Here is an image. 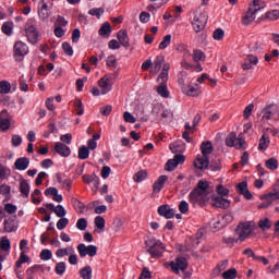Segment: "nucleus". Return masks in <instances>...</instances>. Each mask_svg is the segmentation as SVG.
<instances>
[{
  "label": "nucleus",
  "instance_id": "nucleus-31",
  "mask_svg": "<svg viewBox=\"0 0 279 279\" xmlns=\"http://www.w3.org/2000/svg\"><path fill=\"white\" fill-rule=\"evenodd\" d=\"M46 206L47 208L52 209L57 217H66V209H64V206L58 205L57 207H54L53 204H47Z\"/></svg>",
  "mask_w": 279,
  "mask_h": 279
},
{
  "label": "nucleus",
  "instance_id": "nucleus-32",
  "mask_svg": "<svg viewBox=\"0 0 279 279\" xmlns=\"http://www.w3.org/2000/svg\"><path fill=\"white\" fill-rule=\"evenodd\" d=\"M202 156L208 158L213 154V143L211 142H203L201 145Z\"/></svg>",
  "mask_w": 279,
  "mask_h": 279
},
{
  "label": "nucleus",
  "instance_id": "nucleus-54",
  "mask_svg": "<svg viewBox=\"0 0 279 279\" xmlns=\"http://www.w3.org/2000/svg\"><path fill=\"white\" fill-rule=\"evenodd\" d=\"M12 25H14L13 22H4L2 25L3 34H5L7 36H12V29H13Z\"/></svg>",
  "mask_w": 279,
  "mask_h": 279
},
{
  "label": "nucleus",
  "instance_id": "nucleus-49",
  "mask_svg": "<svg viewBox=\"0 0 279 279\" xmlns=\"http://www.w3.org/2000/svg\"><path fill=\"white\" fill-rule=\"evenodd\" d=\"M216 192L220 197H228V195H230V190L223 186V184H218L216 186Z\"/></svg>",
  "mask_w": 279,
  "mask_h": 279
},
{
  "label": "nucleus",
  "instance_id": "nucleus-53",
  "mask_svg": "<svg viewBox=\"0 0 279 279\" xmlns=\"http://www.w3.org/2000/svg\"><path fill=\"white\" fill-rule=\"evenodd\" d=\"M258 226L260 230L265 232V230H269V228H271V221L268 218H263L258 221Z\"/></svg>",
  "mask_w": 279,
  "mask_h": 279
},
{
  "label": "nucleus",
  "instance_id": "nucleus-33",
  "mask_svg": "<svg viewBox=\"0 0 279 279\" xmlns=\"http://www.w3.org/2000/svg\"><path fill=\"white\" fill-rule=\"evenodd\" d=\"M78 275L82 279H93V267L87 265L81 268Z\"/></svg>",
  "mask_w": 279,
  "mask_h": 279
},
{
  "label": "nucleus",
  "instance_id": "nucleus-21",
  "mask_svg": "<svg viewBox=\"0 0 279 279\" xmlns=\"http://www.w3.org/2000/svg\"><path fill=\"white\" fill-rule=\"evenodd\" d=\"M258 64V57L254 54L246 56V61L242 63L243 71H250Z\"/></svg>",
  "mask_w": 279,
  "mask_h": 279
},
{
  "label": "nucleus",
  "instance_id": "nucleus-9",
  "mask_svg": "<svg viewBox=\"0 0 279 279\" xmlns=\"http://www.w3.org/2000/svg\"><path fill=\"white\" fill-rule=\"evenodd\" d=\"M206 23H208V16H206V13H195L192 21V27L196 34H199V32L206 27Z\"/></svg>",
  "mask_w": 279,
  "mask_h": 279
},
{
  "label": "nucleus",
  "instance_id": "nucleus-41",
  "mask_svg": "<svg viewBox=\"0 0 279 279\" xmlns=\"http://www.w3.org/2000/svg\"><path fill=\"white\" fill-rule=\"evenodd\" d=\"M192 58L194 62H204L206 60V53L199 49L193 50Z\"/></svg>",
  "mask_w": 279,
  "mask_h": 279
},
{
  "label": "nucleus",
  "instance_id": "nucleus-43",
  "mask_svg": "<svg viewBox=\"0 0 279 279\" xmlns=\"http://www.w3.org/2000/svg\"><path fill=\"white\" fill-rule=\"evenodd\" d=\"M83 182H85V184H90L92 182H94L95 186H99V177L95 174L94 175L84 174Z\"/></svg>",
  "mask_w": 279,
  "mask_h": 279
},
{
  "label": "nucleus",
  "instance_id": "nucleus-35",
  "mask_svg": "<svg viewBox=\"0 0 279 279\" xmlns=\"http://www.w3.org/2000/svg\"><path fill=\"white\" fill-rule=\"evenodd\" d=\"M75 248L73 246H68L65 248H58L56 251V256L57 258H64V256H70L71 254H73V251Z\"/></svg>",
  "mask_w": 279,
  "mask_h": 279
},
{
  "label": "nucleus",
  "instance_id": "nucleus-11",
  "mask_svg": "<svg viewBox=\"0 0 279 279\" xmlns=\"http://www.w3.org/2000/svg\"><path fill=\"white\" fill-rule=\"evenodd\" d=\"M259 199L263 202L258 205V209L262 210L263 208H269L277 199H279V192H272L268 194H264L259 196Z\"/></svg>",
  "mask_w": 279,
  "mask_h": 279
},
{
  "label": "nucleus",
  "instance_id": "nucleus-3",
  "mask_svg": "<svg viewBox=\"0 0 279 279\" xmlns=\"http://www.w3.org/2000/svg\"><path fill=\"white\" fill-rule=\"evenodd\" d=\"M146 246L148 248V253L153 258H160L162 256V252H165V244L161 243L160 240L155 238H150L146 241Z\"/></svg>",
  "mask_w": 279,
  "mask_h": 279
},
{
  "label": "nucleus",
  "instance_id": "nucleus-4",
  "mask_svg": "<svg viewBox=\"0 0 279 279\" xmlns=\"http://www.w3.org/2000/svg\"><path fill=\"white\" fill-rule=\"evenodd\" d=\"M178 84L181 88V93L186 95V97H199L202 95V86L198 84L195 85H185L184 78H179Z\"/></svg>",
  "mask_w": 279,
  "mask_h": 279
},
{
  "label": "nucleus",
  "instance_id": "nucleus-13",
  "mask_svg": "<svg viewBox=\"0 0 279 279\" xmlns=\"http://www.w3.org/2000/svg\"><path fill=\"white\" fill-rule=\"evenodd\" d=\"M276 114L279 117V107L277 105H269L260 111L259 117H262V121L267 122L272 117H276Z\"/></svg>",
  "mask_w": 279,
  "mask_h": 279
},
{
  "label": "nucleus",
  "instance_id": "nucleus-34",
  "mask_svg": "<svg viewBox=\"0 0 279 279\" xmlns=\"http://www.w3.org/2000/svg\"><path fill=\"white\" fill-rule=\"evenodd\" d=\"M29 183L25 179H20V193L24 195V197H29Z\"/></svg>",
  "mask_w": 279,
  "mask_h": 279
},
{
  "label": "nucleus",
  "instance_id": "nucleus-37",
  "mask_svg": "<svg viewBox=\"0 0 279 279\" xmlns=\"http://www.w3.org/2000/svg\"><path fill=\"white\" fill-rule=\"evenodd\" d=\"M161 113L162 119H167L169 117V111L165 110L161 105H155L153 108V114L158 117Z\"/></svg>",
  "mask_w": 279,
  "mask_h": 279
},
{
  "label": "nucleus",
  "instance_id": "nucleus-64",
  "mask_svg": "<svg viewBox=\"0 0 279 279\" xmlns=\"http://www.w3.org/2000/svg\"><path fill=\"white\" fill-rule=\"evenodd\" d=\"M69 226V220L68 218L62 217L58 222H57V228L58 230H64Z\"/></svg>",
  "mask_w": 279,
  "mask_h": 279
},
{
  "label": "nucleus",
  "instance_id": "nucleus-59",
  "mask_svg": "<svg viewBox=\"0 0 279 279\" xmlns=\"http://www.w3.org/2000/svg\"><path fill=\"white\" fill-rule=\"evenodd\" d=\"M69 25V22L61 15H58L56 22H54V27H66Z\"/></svg>",
  "mask_w": 279,
  "mask_h": 279
},
{
  "label": "nucleus",
  "instance_id": "nucleus-38",
  "mask_svg": "<svg viewBox=\"0 0 279 279\" xmlns=\"http://www.w3.org/2000/svg\"><path fill=\"white\" fill-rule=\"evenodd\" d=\"M234 217H232L231 214H227L225 216L221 217V225L220 226H216V230H221V228H226V226H228V223H232Z\"/></svg>",
  "mask_w": 279,
  "mask_h": 279
},
{
  "label": "nucleus",
  "instance_id": "nucleus-29",
  "mask_svg": "<svg viewBox=\"0 0 279 279\" xmlns=\"http://www.w3.org/2000/svg\"><path fill=\"white\" fill-rule=\"evenodd\" d=\"M167 175H160L153 185L154 193H160L162 191V186H165V182H167Z\"/></svg>",
  "mask_w": 279,
  "mask_h": 279
},
{
  "label": "nucleus",
  "instance_id": "nucleus-40",
  "mask_svg": "<svg viewBox=\"0 0 279 279\" xmlns=\"http://www.w3.org/2000/svg\"><path fill=\"white\" fill-rule=\"evenodd\" d=\"M99 36H110L112 34V27L108 22H105L98 31Z\"/></svg>",
  "mask_w": 279,
  "mask_h": 279
},
{
  "label": "nucleus",
  "instance_id": "nucleus-17",
  "mask_svg": "<svg viewBox=\"0 0 279 279\" xmlns=\"http://www.w3.org/2000/svg\"><path fill=\"white\" fill-rule=\"evenodd\" d=\"M186 158L183 155H174L173 159H170L166 163V171H173L178 168V165H182Z\"/></svg>",
  "mask_w": 279,
  "mask_h": 279
},
{
  "label": "nucleus",
  "instance_id": "nucleus-60",
  "mask_svg": "<svg viewBox=\"0 0 279 279\" xmlns=\"http://www.w3.org/2000/svg\"><path fill=\"white\" fill-rule=\"evenodd\" d=\"M107 66L110 69H117V57L114 54H111L106 60Z\"/></svg>",
  "mask_w": 279,
  "mask_h": 279
},
{
  "label": "nucleus",
  "instance_id": "nucleus-42",
  "mask_svg": "<svg viewBox=\"0 0 279 279\" xmlns=\"http://www.w3.org/2000/svg\"><path fill=\"white\" fill-rule=\"evenodd\" d=\"M3 226L4 232H16V230L19 229L14 220H4Z\"/></svg>",
  "mask_w": 279,
  "mask_h": 279
},
{
  "label": "nucleus",
  "instance_id": "nucleus-55",
  "mask_svg": "<svg viewBox=\"0 0 279 279\" xmlns=\"http://www.w3.org/2000/svg\"><path fill=\"white\" fill-rule=\"evenodd\" d=\"M39 256H40L41 260H51V258H53V253H51V250H49V248H44L40 252Z\"/></svg>",
  "mask_w": 279,
  "mask_h": 279
},
{
  "label": "nucleus",
  "instance_id": "nucleus-6",
  "mask_svg": "<svg viewBox=\"0 0 279 279\" xmlns=\"http://www.w3.org/2000/svg\"><path fill=\"white\" fill-rule=\"evenodd\" d=\"M29 53V47L23 41H17L13 46V58L16 62H23L25 57Z\"/></svg>",
  "mask_w": 279,
  "mask_h": 279
},
{
  "label": "nucleus",
  "instance_id": "nucleus-24",
  "mask_svg": "<svg viewBox=\"0 0 279 279\" xmlns=\"http://www.w3.org/2000/svg\"><path fill=\"white\" fill-rule=\"evenodd\" d=\"M171 69V64L166 63L162 65V71L159 74L157 82L159 84H167L169 82V70Z\"/></svg>",
  "mask_w": 279,
  "mask_h": 279
},
{
  "label": "nucleus",
  "instance_id": "nucleus-23",
  "mask_svg": "<svg viewBox=\"0 0 279 279\" xmlns=\"http://www.w3.org/2000/svg\"><path fill=\"white\" fill-rule=\"evenodd\" d=\"M162 64H165V57L157 56L150 68V73L153 75H158V73H160V69H162Z\"/></svg>",
  "mask_w": 279,
  "mask_h": 279
},
{
  "label": "nucleus",
  "instance_id": "nucleus-12",
  "mask_svg": "<svg viewBox=\"0 0 279 279\" xmlns=\"http://www.w3.org/2000/svg\"><path fill=\"white\" fill-rule=\"evenodd\" d=\"M114 82H112V75L106 74L98 81V86L100 88L101 95H108L112 90Z\"/></svg>",
  "mask_w": 279,
  "mask_h": 279
},
{
  "label": "nucleus",
  "instance_id": "nucleus-19",
  "mask_svg": "<svg viewBox=\"0 0 279 279\" xmlns=\"http://www.w3.org/2000/svg\"><path fill=\"white\" fill-rule=\"evenodd\" d=\"M158 215L165 217V219H173L175 217V209L171 208L169 205H161L158 207Z\"/></svg>",
  "mask_w": 279,
  "mask_h": 279
},
{
  "label": "nucleus",
  "instance_id": "nucleus-15",
  "mask_svg": "<svg viewBox=\"0 0 279 279\" xmlns=\"http://www.w3.org/2000/svg\"><path fill=\"white\" fill-rule=\"evenodd\" d=\"M12 117L8 112V110H2L0 112V130L1 132H8L10 130Z\"/></svg>",
  "mask_w": 279,
  "mask_h": 279
},
{
  "label": "nucleus",
  "instance_id": "nucleus-51",
  "mask_svg": "<svg viewBox=\"0 0 279 279\" xmlns=\"http://www.w3.org/2000/svg\"><path fill=\"white\" fill-rule=\"evenodd\" d=\"M263 49H265V46L262 43L256 41L250 45V51L253 53H260Z\"/></svg>",
  "mask_w": 279,
  "mask_h": 279
},
{
  "label": "nucleus",
  "instance_id": "nucleus-56",
  "mask_svg": "<svg viewBox=\"0 0 279 279\" xmlns=\"http://www.w3.org/2000/svg\"><path fill=\"white\" fill-rule=\"evenodd\" d=\"M169 45H171V34L163 36L161 43L159 44V49L161 50L167 49Z\"/></svg>",
  "mask_w": 279,
  "mask_h": 279
},
{
  "label": "nucleus",
  "instance_id": "nucleus-2",
  "mask_svg": "<svg viewBox=\"0 0 279 279\" xmlns=\"http://www.w3.org/2000/svg\"><path fill=\"white\" fill-rule=\"evenodd\" d=\"M260 10H265V2L263 0H253L250 2L248 10L242 15V25H251V23H254Z\"/></svg>",
  "mask_w": 279,
  "mask_h": 279
},
{
  "label": "nucleus",
  "instance_id": "nucleus-14",
  "mask_svg": "<svg viewBox=\"0 0 279 279\" xmlns=\"http://www.w3.org/2000/svg\"><path fill=\"white\" fill-rule=\"evenodd\" d=\"M239 241H245L252 234V225L250 222L240 223L236 228Z\"/></svg>",
  "mask_w": 279,
  "mask_h": 279
},
{
  "label": "nucleus",
  "instance_id": "nucleus-36",
  "mask_svg": "<svg viewBox=\"0 0 279 279\" xmlns=\"http://www.w3.org/2000/svg\"><path fill=\"white\" fill-rule=\"evenodd\" d=\"M11 248H12V244L10 243V239H8V236H2L0 239V250L2 252H5L7 254H10Z\"/></svg>",
  "mask_w": 279,
  "mask_h": 279
},
{
  "label": "nucleus",
  "instance_id": "nucleus-16",
  "mask_svg": "<svg viewBox=\"0 0 279 279\" xmlns=\"http://www.w3.org/2000/svg\"><path fill=\"white\" fill-rule=\"evenodd\" d=\"M210 202L211 206H214L215 208H222L223 210H226V208H230L231 204L230 199L214 195H211Z\"/></svg>",
  "mask_w": 279,
  "mask_h": 279
},
{
  "label": "nucleus",
  "instance_id": "nucleus-8",
  "mask_svg": "<svg viewBox=\"0 0 279 279\" xmlns=\"http://www.w3.org/2000/svg\"><path fill=\"white\" fill-rule=\"evenodd\" d=\"M165 267H171L173 274H180V271H186L189 262H186V258L184 257H178L175 260L166 263Z\"/></svg>",
  "mask_w": 279,
  "mask_h": 279
},
{
  "label": "nucleus",
  "instance_id": "nucleus-52",
  "mask_svg": "<svg viewBox=\"0 0 279 279\" xmlns=\"http://www.w3.org/2000/svg\"><path fill=\"white\" fill-rule=\"evenodd\" d=\"M265 19L268 21H278L279 19V10H272L265 13Z\"/></svg>",
  "mask_w": 279,
  "mask_h": 279
},
{
  "label": "nucleus",
  "instance_id": "nucleus-28",
  "mask_svg": "<svg viewBox=\"0 0 279 279\" xmlns=\"http://www.w3.org/2000/svg\"><path fill=\"white\" fill-rule=\"evenodd\" d=\"M117 38L122 47H130V37L128 36V31H119Z\"/></svg>",
  "mask_w": 279,
  "mask_h": 279
},
{
  "label": "nucleus",
  "instance_id": "nucleus-25",
  "mask_svg": "<svg viewBox=\"0 0 279 279\" xmlns=\"http://www.w3.org/2000/svg\"><path fill=\"white\" fill-rule=\"evenodd\" d=\"M238 191L240 195H243L245 199H253L254 195L251 194L250 190L247 189V182H241L238 184Z\"/></svg>",
  "mask_w": 279,
  "mask_h": 279
},
{
  "label": "nucleus",
  "instance_id": "nucleus-46",
  "mask_svg": "<svg viewBox=\"0 0 279 279\" xmlns=\"http://www.w3.org/2000/svg\"><path fill=\"white\" fill-rule=\"evenodd\" d=\"M54 271L57 276H64V274L66 272V263L64 262L57 263L54 267Z\"/></svg>",
  "mask_w": 279,
  "mask_h": 279
},
{
  "label": "nucleus",
  "instance_id": "nucleus-57",
  "mask_svg": "<svg viewBox=\"0 0 279 279\" xmlns=\"http://www.w3.org/2000/svg\"><path fill=\"white\" fill-rule=\"evenodd\" d=\"M266 167H267V169H270L271 171H276V169H278V159L270 158V159L266 160Z\"/></svg>",
  "mask_w": 279,
  "mask_h": 279
},
{
  "label": "nucleus",
  "instance_id": "nucleus-61",
  "mask_svg": "<svg viewBox=\"0 0 279 279\" xmlns=\"http://www.w3.org/2000/svg\"><path fill=\"white\" fill-rule=\"evenodd\" d=\"M223 36H226V32H223V29H221V28H217L213 33L214 40H223Z\"/></svg>",
  "mask_w": 279,
  "mask_h": 279
},
{
  "label": "nucleus",
  "instance_id": "nucleus-22",
  "mask_svg": "<svg viewBox=\"0 0 279 279\" xmlns=\"http://www.w3.org/2000/svg\"><path fill=\"white\" fill-rule=\"evenodd\" d=\"M210 165L209 157H205L204 155H197L196 159L194 160V167L196 169L204 170Z\"/></svg>",
  "mask_w": 279,
  "mask_h": 279
},
{
  "label": "nucleus",
  "instance_id": "nucleus-10",
  "mask_svg": "<svg viewBox=\"0 0 279 279\" xmlns=\"http://www.w3.org/2000/svg\"><path fill=\"white\" fill-rule=\"evenodd\" d=\"M76 250L81 258H86V256H89V258H95V256H97L96 245H86L84 243H81L77 245Z\"/></svg>",
  "mask_w": 279,
  "mask_h": 279
},
{
  "label": "nucleus",
  "instance_id": "nucleus-18",
  "mask_svg": "<svg viewBox=\"0 0 279 279\" xmlns=\"http://www.w3.org/2000/svg\"><path fill=\"white\" fill-rule=\"evenodd\" d=\"M38 16L41 21H47L51 16V11H49V5L45 0H40L38 4Z\"/></svg>",
  "mask_w": 279,
  "mask_h": 279
},
{
  "label": "nucleus",
  "instance_id": "nucleus-45",
  "mask_svg": "<svg viewBox=\"0 0 279 279\" xmlns=\"http://www.w3.org/2000/svg\"><path fill=\"white\" fill-rule=\"evenodd\" d=\"M24 263H29V256H27V253H20L19 260L15 263L16 269H21Z\"/></svg>",
  "mask_w": 279,
  "mask_h": 279
},
{
  "label": "nucleus",
  "instance_id": "nucleus-20",
  "mask_svg": "<svg viewBox=\"0 0 279 279\" xmlns=\"http://www.w3.org/2000/svg\"><path fill=\"white\" fill-rule=\"evenodd\" d=\"M54 151L59 154V156H62V158H69V156H71V147L61 142L54 144Z\"/></svg>",
  "mask_w": 279,
  "mask_h": 279
},
{
  "label": "nucleus",
  "instance_id": "nucleus-58",
  "mask_svg": "<svg viewBox=\"0 0 279 279\" xmlns=\"http://www.w3.org/2000/svg\"><path fill=\"white\" fill-rule=\"evenodd\" d=\"M147 179V170H141L135 173L134 181L135 182H143V180Z\"/></svg>",
  "mask_w": 279,
  "mask_h": 279
},
{
  "label": "nucleus",
  "instance_id": "nucleus-48",
  "mask_svg": "<svg viewBox=\"0 0 279 279\" xmlns=\"http://www.w3.org/2000/svg\"><path fill=\"white\" fill-rule=\"evenodd\" d=\"M157 93L160 95V97L167 99V97H169V89L167 88V84H159V86H157Z\"/></svg>",
  "mask_w": 279,
  "mask_h": 279
},
{
  "label": "nucleus",
  "instance_id": "nucleus-62",
  "mask_svg": "<svg viewBox=\"0 0 279 279\" xmlns=\"http://www.w3.org/2000/svg\"><path fill=\"white\" fill-rule=\"evenodd\" d=\"M77 230L84 231L88 228V221L85 218H80L76 222Z\"/></svg>",
  "mask_w": 279,
  "mask_h": 279
},
{
  "label": "nucleus",
  "instance_id": "nucleus-7",
  "mask_svg": "<svg viewBox=\"0 0 279 279\" xmlns=\"http://www.w3.org/2000/svg\"><path fill=\"white\" fill-rule=\"evenodd\" d=\"M36 21L34 20H28L26 22V28H25V34L26 37L28 38V43H32V45H36L38 43V29L36 28Z\"/></svg>",
  "mask_w": 279,
  "mask_h": 279
},
{
  "label": "nucleus",
  "instance_id": "nucleus-5",
  "mask_svg": "<svg viewBox=\"0 0 279 279\" xmlns=\"http://www.w3.org/2000/svg\"><path fill=\"white\" fill-rule=\"evenodd\" d=\"M226 145L228 147H234L235 149H246L247 143L243 135H238L234 132H231L226 138Z\"/></svg>",
  "mask_w": 279,
  "mask_h": 279
},
{
  "label": "nucleus",
  "instance_id": "nucleus-63",
  "mask_svg": "<svg viewBox=\"0 0 279 279\" xmlns=\"http://www.w3.org/2000/svg\"><path fill=\"white\" fill-rule=\"evenodd\" d=\"M222 278L225 279H234L236 278V269L231 268L222 274Z\"/></svg>",
  "mask_w": 279,
  "mask_h": 279
},
{
  "label": "nucleus",
  "instance_id": "nucleus-39",
  "mask_svg": "<svg viewBox=\"0 0 279 279\" xmlns=\"http://www.w3.org/2000/svg\"><path fill=\"white\" fill-rule=\"evenodd\" d=\"M269 143H271V141L269 140V136H267L266 134H264L260 140H259V144H258V149L260 151H265L267 149V147H269Z\"/></svg>",
  "mask_w": 279,
  "mask_h": 279
},
{
  "label": "nucleus",
  "instance_id": "nucleus-44",
  "mask_svg": "<svg viewBox=\"0 0 279 279\" xmlns=\"http://www.w3.org/2000/svg\"><path fill=\"white\" fill-rule=\"evenodd\" d=\"M90 156V150L86 146H81L78 148V158L80 160H86Z\"/></svg>",
  "mask_w": 279,
  "mask_h": 279
},
{
  "label": "nucleus",
  "instance_id": "nucleus-30",
  "mask_svg": "<svg viewBox=\"0 0 279 279\" xmlns=\"http://www.w3.org/2000/svg\"><path fill=\"white\" fill-rule=\"evenodd\" d=\"M11 175L12 169H10V167L5 166L4 163L0 162V180H9Z\"/></svg>",
  "mask_w": 279,
  "mask_h": 279
},
{
  "label": "nucleus",
  "instance_id": "nucleus-27",
  "mask_svg": "<svg viewBox=\"0 0 279 279\" xmlns=\"http://www.w3.org/2000/svg\"><path fill=\"white\" fill-rule=\"evenodd\" d=\"M95 223V232H98V234H101L104 230H106V219L101 216H97L94 220Z\"/></svg>",
  "mask_w": 279,
  "mask_h": 279
},
{
  "label": "nucleus",
  "instance_id": "nucleus-1",
  "mask_svg": "<svg viewBox=\"0 0 279 279\" xmlns=\"http://www.w3.org/2000/svg\"><path fill=\"white\" fill-rule=\"evenodd\" d=\"M215 189L206 180H201L197 183V186L190 193L191 204H198L204 206L213 197Z\"/></svg>",
  "mask_w": 279,
  "mask_h": 279
},
{
  "label": "nucleus",
  "instance_id": "nucleus-47",
  "mask_svg": "<svg viewBox=\"0 0 279 279\" xmlns=\"http://www.w3.org/2000/svg\"><path fill=\"white\" fill-rule=\"evenodd\" d=\"M12 90V85H10V82L2 81L0 82V93L1 95H8Z\"/></svg>",
  "mask_w": 279,
  "mask_h": 279
},
{
  "label": "nucleus",
  "instance_id": "nucleus-50",
  "mask_svg": "<svg viewBox=\"0 0 279 279\" xmlns=\"http://www.w3.org/2000/svg\"><path fill=\"white\" fill-rule=\"evenodd\" d=\"M189 58H191V53H185L183 60L181 61V66L186 71H191V69H194L193 64L189 62Z\"/></svg>",
  "mask_w": 279,
  "mask_h": 279
},
{
  "label": "nucleus",
  "instance_id": "nucleus-26",
  "mask_svg": "<svg viewBox=\"0 0 279 279\" xmlns=\"http://www.w3.org/2000/svg\"><path fill=\"white\" fill-rule=\"evenodd\" d=\"M14 165L17 171H25L29 167V158L27 157L17 158Z\"/></svg>",
  "mask_w": 279,
  "mask_h": 279
}]
</instances>
